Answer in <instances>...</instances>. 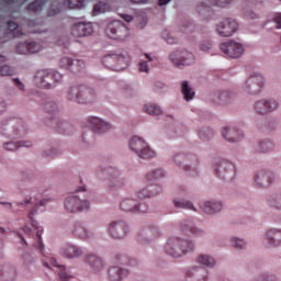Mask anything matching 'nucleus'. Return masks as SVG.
<instances>
[{"instance_id":"nucleus-30","label":"nucleus","mask_w":281,"mask_h":281,"mask_svg":"<svg viewBox=\"0 0 281 281\" xmlns=\"http://www.w3.org/2000/svg\"><path fill=\"white\" fill-rule=\"evenodd\" d=\"M53 267L57 268L58 277L61 281H69V279L72 278L71 274L65 269V266L58 265L56 259H53Z\"/></svg>"},{"instance_id":"nucleus-54","label":"nucleus","mask_w":281,"mask_h":281,"mask_svg":"<svg viewBox=\"0 0 281 281\" xmlns=\"http://www.w3.org/2000/svg\"><path fill=\"white\" fill-rule=\"evenodd\" d=\"M198 10L199 12H201V10H205V12H210L211 8L210 5L205 4V3H201L199 7H198Z\"/></svg>"},{"instance_id":"nucleus-6","label":"nucleus","mask_w":281,"mask_h":281,"mask_svg":"<svg viewBox=\"0 0 281 281\" xmlns=\"http://www.w3.org/2000/svg\"><path fill=\"white\" fill-rule=\"evenodd\" d=\"M221 52L228 56L229 58H240L245 52V47H243V44L235 42V41H228L225 43H222L220 45Z\"/></svg>"},{"instance_id":"nucleus-13","label":"nucleus","mask_w":281,"mask_h":281,"mask_svg":"<svg viewBox=\"0 0 281 281\" xmlns=\"http://www.w3.org/2000/svg\"><path fill=\"white\" fill-rule=\"evenodd\" d=\"M126 232H128V226L123 221L112 222L109 226L110 236L116 240L124 238Z\"/></svg>"},{"instance_id":"nucleus-16","label":"nucleus","mask_w":281,"mask_h":281,"mask_svg":"<svg viewBox=\"0 0 281 281\" xmlns=\"http://www.w3.org/2000/svg\"><path fill=\"white\" fill-rule=\"evenodd\" d=\"M272 179L273 172L261 170L255 177V183H257V186L260 188H267L272 182Z\"/></svg>"},{"instance_id":"nucleus-12","label":"nucleus","mask_w":281,"mask_h":281,"mask_svg":"<svg viewBox=\"0 0 281 281\" xmlns=\"http://www.w3.org/2000/svg\"><path fill=\"white\" fill-rule=\"evenodd\" d=\"M276 109H278V101L276 100H259L254 104V110L258 115L271 113V111H276Z\"/></svg>"},{"instance_id":"nucleus-64","label":"nucleus","mask_w":281,"mask_h":281,"mask_svg":"<svg viewBox=\"0 0 281 281\" xmlns=\"http://www.w3.org/2000/svg\"><path fill=\"white\" fill-rule=\"evenodd\" d=\"M132 3H146L148 0H130Z\"/></svg>"},{"instance_id":"nucleus-47","label":"nucleus","mask_w":281,"mask_h":281,"mask_svg":"<svg viewBox=\"0 0 281 281\" xmlns=\"http://www.w3.org/2000/svg\"><path fill=\"white\" fill-rule=\"evenodd\" d=\"M212 5H217L218 8H225V5H229L232 0H210Z\"/></svg>"},{"instance_id":"nucleus-34","label":"nucleus","mask_w":281,"mask_h":281,"mask_svg":"<svg viewBox=\"0 0 281 281\" xmlns=\"http://www.w3.org/2000/svg\"><path fill=\"white\" fill-rule=\"evenodd\" d=\"M181 91H182V95H184V100H187V102H190V100L194 99V92L192 91V88H190V86L188 85V81H182Z\"/></svg>"},{"instance_id":"nucleus-27","label":"nucleus","mask_w":281,"mask_h":281,"mask_svg":"<svg viewBox=\"0 0 281 281\" xmlns=\"http://www.w3.org/2000/svg\"><path fill=\"white\" fill-rule=\"evenodd\" d=\"M113 60H117L119 65H122V63H124L125 65H128V63H131V58L128 56L106 55L103 57V65H106V63H113Z\"/></svg>"},{"instance_id":"nucleus-5","label":"nucleus","mask_w":281,"mask_h":281,"mask_svg":"<svg viewBox=\"0 0 281 281\" xmlns=\"http://www.w3.org/2000/svg\"><path fill=\"white\" fill-rule=\"evenodd\" d=\"M105 34L109 38H113L114 41H124V38L128 36V27H126L122 21L115 20L108 24Z\"/></svg>"},{"instance_id":"nucleus-63","label":"nucleus","mask_w":281,"mask_h":281,"mask_svg":"<svg viewBox=\"0 0 281 281\" xmlns=\"http://www.w3.org/2000/svg\"><path fill=\"white\" fill-rule=\"evenodd\" d=\"M159 5H167V3H170V0H158Z\"/></svg>"},{"instance_id":"nucleus-19","label":"nucleus","mask_w":281,"mask_h":281,"mask_svg":"<svg viewBox=\"0 0 281 281\" xmlns=\"http://www.w3.org/2000/svg\"><path fill=\"white\" fill-rule=\"evenodd\" d=\"M108 276L111 281H122L128 276V270H124L117 266H113L109 269Z\"/></svg>"},{"instance_id":"nucleus-9","label":"nucleus","mask_w":281,"mask_h":281,"mask_svg":"<svg viewBox=\"0 0 281 281\" xmlns=\"http://www.w3.org/2000/svg\"><path fill=\"white\" fill-rule=\"evenodd\" d=\"M236 30H238V23L234 19H224L216 26L218 36L224 37L232 36Z\"/></svg>"},{"instance_id":"nucleus-61","label":"nucleus","mask_w":281,"mask_h":281,"mask_svg":"<svg viewBox=\"0 0 281 281\" xmlns=\"http://www.w3.org/2000/svg\"><path fill=\"white\" fill-rule=\"evenodd\" d=\"M108 175H117V170L113 169V168H109L106 170Z\"/></svg>"},{"instance_id":"nucleus-60","label":"nucleus","mask_w":281,"mask_h":281,"mask_svg":"<svg viewBox=\"0 0 281 281\" xmlns=\"http://www.w3.org/2000/svg\"><path fill=\"white\" fill-rule=\"evenodd\" d=\"M23 231H24V233L27 234L29 236H32V228L25 226V227L23 228Z\"/></svg>"},{"instance_id":"nucleus-3","label":"nucleus","mask_w":281,"mask_h":281,"mask_svg":"<svg viewBox=\"0 0 281 281\" xmlns=\"http://www.w3.org/2000/svg\"><path fill=\"white\" fill-rule=\"evenodd\" d=\"M63 80V75L54 70H38L34 76V83L38 89H54L56 82Z\"/></svg>"},{"instance_id":"nucleus-25","label":"nucleus","mask_w":281,"mask_h":281,"mask_svg":"<svg viewBox=\"0 0 281 281\" xmlns=\"http://www.w3.org/2000/svg\"><path fill=\"white\" fill-rule=\"evenodd\" d=\"M266 237L270 245L278 247V245L281 243V231L272 228L267 232Z\"/></svg>"},{"instance_id":"nucleus-41","label":"nucleus","mask_w":281,"mask_h":281,"mask_svg":"<svg viewBox=\"0 0 281 281\" xmlns=\"http://www.w3.org/2000/svg\"><path fill=\"white\" fill-rule=\"evenodd\" d=\"M116 265L120 262L121 265H130L131 267H137V260L136 259H128L124 256L115 257Z\"/></svg>"},{"instance_id":"nucleus-40","label":"nucleus","mask_w":281,"mask_h":281,"mask_svg":"<svg viewBox=\"0 0 281 281\" xmlns=\"http://www.w3.org/2000/svg\"><path fill=\"white\" fill-rule=\"evenodd\" d=\"M45 5V0H35L34 2L30 3L27 10L31 12H41Z\"/></svg>"},{"instance_id":"nucleus-52","label":"nucleus","mask_w":281,"mask_h":281,"mask_svg":"<svg viewBox=\"0 0 281 281\" xmlns=\"http://www.w3.org/2000/svg\"><path fill=\"white\" fill-rule=\"evenodd\" d=\"M13 82H14L15 87H18V89H20V91H25V85H23V82H21V80L15 78V79H13Z\"/></svg>"},{"instance_id":"nucleus-51","label":"nucleus","mask_w":281,"mask_h":281,"mask_svg":"<svg viewBox=\"0 0 281 281\" xmlns=\"http://www.w3.org/2000/svg\"><path fill=\"white\" fill-rule=\"evenodd\" d=\"M34 214H36V210L32 211L30 214H29V218L32 221V227L34 229H38V223H36L33 218Z\"/></svg>"},{"instance_id":"nucleus-22","label":"nucleus","mask_w":281,"mask_h":281,"mask_svg":"<svg viewBox=\"0 0 281 281\" xmlns=\"http://www.w3.org/2000/svg\"><path fill=\"white\" fill-rule=\"evenodd\" d=\"M157 65V57H150L149 54H145V59L139 63V71L148 74L150 71V67H155Z\"/></svg>"},{"instance_id":"nucleus-20","label":"nucleus","mask_w":281,"mask_h":281,"mask_svg":"<svg viewBox=\"0 0 281 281\" xmlns=\"http://www.w3.org/2000/svg\"><path fill=\"white\" fill-rule=\"evenodd\" d=\"M147 188L148 190L143 189L136 192L137 199H150V196H155V194L161 192V188L157 184H150Z\"/></svg>"},{"instance_id":"nucleus-49","label":"nucleus","mask_w":281,"mask_h":281,"mask_svg":"<svg viewBox=\"0 0 281 281\" xmlns=\"http://www.w3.org/2000/svg\"><path fill=\"white\" fill-rule=\"evenodd\" d=\"M229 98H232V94L227 91H223L218 94V99L221 100V102L225 103L228 102Z\"/></svg>"},{"instance_id":"nucleus-18","label":"nucleus","mask_w":281,"mask_h":281,"mask_svg":"<svg viewBox=\"0 0 281 281\" xmlns=\"http://www.w3.org/2000/svg\"><path fill=\"white\" fill-rule=\"evenodd\" d=\"M222 136L226 142H240L243 139V134L234 127H224L222 131Z\"/></svg>"},{"instance_id":"nucleus-59","label":"nucleus","mask_w":281,"mask_h":281,"mask_svg":"<svg viewBox=\"0 0 281 281\" xmlns=\"http://www.w3.org/2000/svg\"><path fill=\"white\" fill-rule=\"evenodd\" d=\"M46 202H47V200H42L40 202H35V207H41V206L45 205Z\"/></svg>"},{"instance_id":"nucleus-43","label":"nucleus","mask_w":281,"mask_h":281,"mask_svg":"<svg viewBox=\"0 0 281 281\" xmlns=\"http://www.w3.org/2000/svg\"><path fill=\"white\" fill-rule=\"evenodd\" d=\"M0 76H14V69L10 66L4 65L0 67Z\"/></svg>"},{"instance_id":"nucleus-24","label":"nucleus","mask_w":281,"mask_h":281,"mask_svg":"<svg viewBox=\"0 0 281 281\" xmlns=\"http://www.w3.org/2000/svg\"><path fill=\"white\" fill-rule=\"evenodd\" d=\"M201 209L205 214H215V212H221V210H223V204L218 201H215V202L209 201V202H204L201 205Z\"/></svg>"},{"instance_id":"nucleus-23","label":"nucleus","mask_w":281,"mask_h":281,"mask_svg":"<svg viewBox=\"0 0 281 281\" xmlns=\"http://www.w3.org/2000/svg\"><path fill=\"white\" fill-rule=\"evenodd\" d=\"M82 254H85V250L76 245L68 244L64 248V256H66V258H80Z\"/></svg>"},{"instance_id":"nucleus-35","label":"nucleus","mask_w":281,"mask_h":281,"mask_svg":"<svg viewBox=\"0 0 281 281\" xmlns=\"http://www.w3.org/2000/svg\"><path fill=\"white\" fill-rule=\"evenodd\" d=\"M63 5L64 8H69L70 10L85 8V0H66Z\"/></svg>"},{"instance_id":"nucleus-21","label":"nucleus","mask_w":281,"mask_h":281,"mask_svg":"<svg viewBox=\"0 0 281 281\" xmlns=\"http://www.w3.org/2000/svg\"><path fill=\"white\" fill-rule=\"evenodd\" d=\"M89 123L97 133H104V131H109V128H111L109 123L95 116H91L89 119Z\"/></svg>"},{"instance_id":"nucleus-50","label":"nucleus","mask_w":281,"mask_h":281,"mask_svg":"<svg viewBox=\"0 0 281 281\" xmlns=\"http://www.w3.org/2000/svg\"><path fill=\"white\" fill-rule=\"evenodd\" d=\"M206 135L203 134V133H200L199 136H200V139H202V142H206V139H210V136L212 137V135H214V133L210 130H206Z\"/></svg>"},{"instance_id":"nucleus-26","label":"nucleus","mask_w":281,"mask_h":281,"mask_svg":"<svg viewBox=\"0 0 281 281\" xmlns=\"http://www.w3.org/2000/svg\"><path fill=\"white\" fill-rule=\"evenodd\" d=\"M87 262L90 265L92 271H100V269L104 267V261H102V258L95 255H88Z\"/></svg>"},{"instance_id":"nucleus-53","label":"nucleus","mask_w":281,"mask_h":281,"mask_svg":"<svg viewBox=\"0 0 281 281\" xmlns=\"http://www.w3.org/2000/svg\"><path fill=\"white\" fill-rule=\"evenodd\" d=\"M200 48L202 52H209V49H212V44L209 42L203 43V44H201Z\"/></svg>"},{"instance_id":"nucleus-48","label":"nucleus","mask_w":281,"mask_h":281,"mask_svg":"<svg viewBox=\"0 0 281 281\" xmlns=\"http://www.w3.org/2000/svg\"><path fill=\"white\" fill-rule=\"evenodd\" d=\"M54 8H56V4H53V7L49 9L48 16H56V14L63 12V5L58 7L57 9Z\"/></svg>"},{"instance_id":"nucleus-55","label":"nucleus","mask_w":281,"mask_h":281,"mask_svg":"<svg viewBox=\"0 0 281 281\" xmlns=\"http://www.w3.org/2000/svg\"><path fill=\"white\" fill-rule=\"evenodd\" d=\"M274 23H277V27L281 30V13L276 15Z\"/></svg>"},{"instance_id":"nucleus-58","label":"nucleus","mask_w":281,"mask_h":281,"mask_svg":"<svg viewBox=\"0 0 281 281\" xmlns=\"http://www.w3.org/2000/svg\"><path fill=\"white\" fill-rule=\"evenodd\" d=\"M122 19H124L126 21V23H131V21H133V18L132 15H128V14H123L121 15Z\"/></svg>"},{"instance_id":"nucleus-33","label":"nucleus","mask_w":281,"mask_h":281,"mask_svg":"<svg viewBox=\"0 0 281 281\" xmlns=\"http://www.w3.org/2000/svg\"><path fill=\"white\" fill-rule=\"evenodd\" d=\"M173 204L175 207H178L180 210H193L196 211V209H194V205L192 204V202L184 200V199H175L173 200Z\"/></svg>"},{"instance_id":"nucleus-39","label":"nucleus","mask_w":281,"mask_h":281,"mask_svg":"<svg viewBox=\"0 0 281 281\" xmlns=\"http://www.w3.org/2000/svg\"><path fill=\"white\" fill-rule=\"evenodd\" d=\"M273 148L276 145L271 140H263L259 144L258 153H270Z\"/></svg>"},{"instance_id":"nucleus-38","label":"nucleus","mask_w":281,"mask_h":281,"mask_svg":"<svg viewBox=\"0 0 281 281\" xmlns=\"http://www.w3.org/2000/svg\"><path fill=\"white\" fill-rule=\"evenodd\" d=\"M144 111L148 115H161V109L153 103L144 105Z\"/></svg>"},{"instance_id":"nucleus-4","label":"nucleus","mask_w":281,"mask_h":281,"mask_svg":"<svg viewBox=\"0 0 281 281\" xmlns=\"http://www.w3.org/2000/svg\"><path fill=\"white\" fill-rule=\"evenodd\" d=\"M130 148H132V150L142 159H150V157H155V151L150 149L144 138L139 136H134L130 139Z\"/></svg>"},{"instance_id":"nucleus-37","label":"nucleus","mask_w":281,"mask_h":281,"mask_svg":"<svg viewBox=\"0 0 281 281\" xmlns=\"http://www.w3.org/2000/svg\"><path fill=\"white\" fill-rule=\"evenodd\" d=\"M110 10L111 7L106 2H99L93 7L94 14H104V12H109Z\"/></svg>"},{"instance_id":"nucleus-56","label":"nucleus","mask_w":281,"mask_h":281,"mask_svg":"<svg viewBox=\"0 0 281 281\" xmlns=\"http://www.w3.org/2000/svg\"><path fill=\"white\" fill-rule=\"evenodd\" d=\"M41 234L42 233L40 231H36V236L38 237V247L41 251H43V243H42L43 238L41 237Z\"/></svg>"},{"instance_id":"nucleus-31","label":"nucleus","mask_w":281,"mask_h":281,"mask_svg":"<svg viewBox=\"0 0 281 281\" xmlns=\"http://www.w3.org/2000/svg\"><path fill=\"white\" fill-rule=\"evenodd\" d=\"M8 34H11L12 38H21L23 32L19 31V24L14 21L8 22Z\"/></svg>"},{"instance_id":"nucleus-8","label":"nucleus","mask_w":281,"mask_h":281,"mask_svg":"<svg viewBox=\"0 0 281 281\" xmlns=\"http://www.w3.org/2000/svg\"><path fill=\"white\" fill-rule=\"evenodd\" d=\"M65 209L70 214H76V212H85V210H89V201H82L76 195L68 196L65 200Z\"/></svg>"},{"instance_id":"nucleus-29","label":"nucleus","mask_w":281,"mask_h":281,"mask_svg":"<svg viewBox=\"0 0 281 281\" xmlns=\"http://www.w3.org/2000/svg\"><path fill=\"white\" fill-rule=\"evenodd\" d=\"M121 210L123 212H137V201L133 199H125L121 202Z\"/></svg>"},{"instance_id":"nucleus-11","label":"nucleus","mask_w":281,"mask_h":281,"mask_svg":"<svg viewBox=\"0 0 281 281\" xmlns=\"http://www.w3.org/2000/svg\"><path fill=\"white\" fill-rule=\"evenodd\" d=\"M263 85L265 78H262V75H250L246 81V90L249 91V93H260Z\"/></svg>"},{"instance_id":"nucleus-62","label":"nucleus","mask_w":281,"mask_h":281,"mask_svg":"<svg viewBox=\"0 0 281 281\" xmlns=\"http://www.w3.org/2000/svg\"><path fill=\"white\" fill-rule=\"evenodd\" d=\"M5 111V103L3 101L0 102V113H3Z\"/></svg>"},{"instance_id":"nucleus-42","label":"nucleus","mask_w":281,"mask_h":281,"mask_svg":"<svg viewBox=\"0 0 281 281\" xmlns=\"http://www.w3.org/2000/svg\"><path fill=\"white\" fill-rule=\"evenodd\" d=\"M165 176L166 173L162 171V169H157L151 175H147V179H149V181H155V179H161Z\"/></svg>"},{"instance_id":"nucleus-32","label":"nucleus","mask_w":281,"mask_h":281,"mask_svg":"<svg viewBox=\"0 0 281 281\" xmlns=\"http://www.w3.org/2000/svg\"><path fill=\"white\" fill-rule=\"evenodd\" d=\"M182 232H184L187 236H201V234H203L201 229L192 226V222H189V224H183Z\"/></svg>"},{"instance_id":"nucleus-7","label":"nucleus","mask_w":281,"mask_h":281,"mask_svg":"<svg viewBox=\"0 0 281 281\" xmlns=\"http://www.w3.org/2000/svg\"><path fill=\"white\" fill-rule=\"evenodd\" d=\"M169 58L176 67H188L190 65H194V55L188 50L173 52L170 54Z\"/></svg>"},{"instance_id":"nucleus-28","label":"nucleus","mask_w":281,"mask_h":281,"mask_svg":"<svg viewBox=\"0 0 281 281\" xmlns=\"http://www.w3.org/2000/svg\"><path fill=\"white\" fill-rule=\"evenodd\" d=\"M32 146L31 142H20V143H14V142H9L3 145L4 150H10L14 151L18 150L19 148H30Z\"/></svg>"},{"instance_id":"nucleus-1","label":"nucleus","mask_w":281,"mask_h":281,"mask_svg":"<svg viewBox=\"0 0 281 281\" xmlns=\"http://www.w3.org/2000/svg\"><path fill=\"white\" fill-rule=\"evenodd\" d=\"M194 249V244L189 240L179 239L177 237L169 238L165 246V252L171 258H181L186 254H190Z\"/></svg>"},{"instance_id":"nucleus-36","label":"nucleus","mask_w":281,"mask_h":281,"mask_svg":"<svg viewBox=\"0 0 281 281\" xmlns=\"http://www.w3.org/2000/svg\"><path fill=\"white\" fill-rule=\"evenodd\" d=\"M198 262H200V265H203L204 267H214L216 265V261L207 255H201L198 258Z\"/></svg>"},{"instance_id":"nucleus-2","label":"nucleus","mask_w":281,"mask_h":281,"mask_svg":"<svg viewBox=\"0 0 281 281\" xmlns=\"http://www.w3.org/2000/svg\"><path fill=\"white\" fill-rule=\"evenodd\" d=\"M95 90L87 86H74L69 89L67 99L78 104H91L95 102Z\"/></svg>"},{"instance_id":"nucleus-46","label":"nucleus","mask_w":281,"mask_h":281,"mask_svg":"<svg viewBox=\"0 0 281 281\" xmlns=\"http://www.w3.org/2000/svg\"><path fill=\"white\" fill-rule=\"evenodd\" d=\"M232 245L235 247V249H244L245 248V240L238 239V238H233L232 239Z\"/></svg>"},{"instance_id":"nucleus-10","label":"nucleus","mask_w":281,"mask_h":281,"mask_svg":"<svg viewBox=\"0 0 281 281\" xmlns=\"http://www.w3.org/2000/svg\"><path fill=\"white\" fill-rule=\"evenodd\" d=\"M59 67H61V69H68V71L72 74H80V71L87 67V64H85V60L64 57L59 61Z\"/></svg>"},{"instance_id":"nucleus-14","label":"nucleus","mask_w":281,"mask_h":281,"mask_svg":"<svg viewBox=\"0 0 281 281\" xmlns=\"http://www.w3.org/2000/svg\"><path fill=\"white\" fill-rule=\"evenodd\" d=\"M93 34V26L91 23L79 22L71 27V35L75 38H82V36H91Z\"/></svg>"},{"instance_id":"nucleus-45","label":"nucleus","mask_w":281,"mask_h":281,"mask_svg":"<svg viewBox=\"0 0 281 281\" xmlns=\"http://www.w3.org/2000/svg\"><path fill=\"white\" fill-rule=\"evenodd\" d=\"M146 212H148V204L136 202V213L146 214Z\"/></svg>"},{"instance_id":"nucleus-57","label":"nucleus","mask_w":281,"mask_h":281,"mask_svg":"<svg viewBox=\"0 0 281 281\" xmlns=\"http://www.w3.org/2000/svg\"><path fill=\"white\" fill-rule=\"evenodd\" d=\"M270 205L277 210H281V199H279L277 202H270Z\"/></svg>"},{"instance_id":"nucleus-17","label":"nucleus","mask_w":281,"mask_h":281,"mask_svg":"<svg viewBox=\"0 0 281 281\" xmlns=\"http://www.w3.org/2000/svg\"><path fill=\"white\" fill-rule=\"evenodd\" d=\"M71 234L75 238H80L81 240H89L91 238V232L80 223H76L72 226Z\"/></svg>"},{"instance_id":"nucleus-15","label":"nucleus","mask_w":281,"mask_h":281,"mask_svg":"<svg viewBox=\"0 0 281 281\" xmlns=\"http://www.w3.org/2000/svg\"><path fill=\"white\" fill-rule=\"evenodd\" d=\"M43 49V46L36 42L20 43L16 46L18 54H38Z\"/></svg>"},{"instance_id":"nucleus-44","label":"nucleus","mask_w":281,"mask_h":281,"mask_svg":"<svg viewBox=\"0 0 281 281\" xmlns=\"http://www.w3.org/2000/svg\"><path fill=\"white\" fill-rule=\"evenodd\" d=\"M180 31L182 34H190V32L194 31V25L192 23L182 24Z\"/></svg>"}]
</instances>
